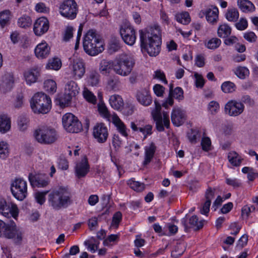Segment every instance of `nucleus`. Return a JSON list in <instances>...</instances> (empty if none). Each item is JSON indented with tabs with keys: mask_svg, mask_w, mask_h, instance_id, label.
Instances as JSON below:
<instances>
[{
	"mask_svg": "<svg viewBox=\"0 0 258 258\" xmlns=\"http://www.w3.org/2000/svg\"><path fill=\"white\" fill-rule=\"evenodd\" d=\"M141 46L151 56L159 54L162 43L161 30L159 26L154 25L140 31Z\"/></svg>",
	"mask_w": 258,
	"mask_h": 258,
	"instance_id": "obj_1",
	"label": "nucleus"
},
{
	"mask_svg": "<svg viewBox=\"0 0 258 258\" xmlns=\"http://www.w3.org/2000/svg\"><path fill=\"white\" fill-rule=\"evenodd\" d=\"M48 201L49 205L56 210L66 208L73 202L70 190L63 186L52 190L48 195Z\"/></svg>",
	"mask_w": 258,
	"mask_h": 258,
	"instance_id": "obj_2",
	"label": "nucleus"
},
{
	"mask_svg": "<svg viewBox=\"0 0 258 258\" xmlns=\"http://www.w3.org/2000/svg\"><path fill=\"white\" fill-rule=\"evenodd\" d=\"M83 44L85 52L91 56L96 55L104 49L101 36L93 29L89 30L85 35Z\"/></svg>",
	"mask_w": 258,
	"mask_h": 258,
	"instance_id": "obj_3",
	"label": "nucleus"
},
{
	"mask_svg": "<svg viewBox=\"0 0 258 258\" xmlns=\"http://www.w3.org/2000/svg\"><path fill=\"white\" fill-rule=\"evenodd\" d=\"M23 233L15 222L10 221L6 223L0 220V237L12 239L15 243L20 244L23 239Z\"/></svg>",
	"mask_w": 258,
	"mask_h": 258,
	"instance_id": "obj_4",
	"label": "nucleus"
},
{
	"mask_svg": "<svg viewBox=\"0 0 258 258\" xmlns=\"http://www.w3.org/2000/svg\"><path fill=\"white\" fill-rule=\"evenodd\" d=\"M135 64V60L132 56L121 54L115 60L113 71L117 75L127 76L131 73Z\"/></svg>",
	"mask_w": 258,
	"mask_h": 258,
	"instance_id": "obj_5",
	"label": "nucleus"
},
{
	"mask_svg": "<svg viewBox=\"0 0 258 258\" xmlns=\"http://www.w3.org/2000/svg\"><path fill=\"white\" fill-rule=\"evenodd\" d=\"M30 105L34 113L46 114L51 109V101L50 98L45 93L38 92L31 98Z\"/></svg>",
	"mask_w": 258,
	"mask_h": 258,
	"instance_id": "obj_6",
	"label": "nucleus"
},
{
	"mask_svg": "<svg viewBox=\"0 0 258 258\" xmlns=\"http://www.w3.org/2000/svg\"><path fill=\"white\" fill-rule=\"evenodd\" d=\"M155 107L152 110L151 114L153 118L156 122V127L159 132H163L164 126L168 128L170 126V120L169 115L167 112H161V106L160 104L156 100L154 102Z\"/></svg>",
	"mask_w": 258,
	"mask_h": 258,
	"instance_id": "obj_7",
	"label": "nucleus"
},
{
	"mask_svg": "<svg viewBox=\"0 0 258 258\" xmlns=\"http://www.w3.org/2000/svg\"><path fill=\"white\" fill-rule=\"evenodd\" d=\"M34 136L38 142L43 144H52L57 139L56 131L47 126H41L36 129Z\"/></svg>",
	"mask_w": 258,
	"mask_h": 258,
	"instance_id": "obj_8",
	"label": "nucleus"
},
{
	"mask_svg": "<svg viewBox=\"0 0 258 258\" xmlns=\"http://www.w3.org/2000/svg\"><path fill=\"white\" fill-rule=\"evenodd\" d=\"M62 122L64 129L69 133H78L83 129L81 122L71 113H67L62 116Z\"/></svg>",
	"mask_w": 258,
	"mask_h": 258,
	"instance_id": "obj_9",
	"label": "nucleus"
},
{
	"mask_svg": "<svg viewBox=\"0 0 258 258\" xmlns=\"http://www.w3.org/2000/svg\"><path fill=\"white\" fill-rule=\"evenodd\" d=\"M11 189L16 199L23 201L27 195V182L21 178H16L11 184Z\"/></svg>",
	"mask_w": 258,
	"mask_h": 258,
	"instance_id": "obj_10",
	"label": "nucleus"
},
{
	"mask_svg": "<svg viewBox=\"0 0 258 258\" xmlns=\"http://www.w3.org/2000/svg\"><path fill=\"white\" fill-rule=\"evenodd\" d=\"M78 11V6L74 0H66L59 7L61 16L70 20L76 18Z\"/></svg>",
	"mask_w": 258,
	"mask_h": 258,
	"instance_id": "obj_11",
	"label": "nucleus"
},
{
	"mask_svg": "<svg viewBox=\"0 0 258 258\" xmlns=\"http://www.w3.org/2000/svg\"><path fill=\"white\" fill-rule=\"evenodd\" d=\"M122 39L126 44L132 46L136 40V31L131 25L124 23L121 25L119 30Z\"/></svg>",
	"mask_w": 258,
	"mask_h": 258,
	"instance_id": "obj_12",
	"label": "nucleus"
},
{
	"mask_svg": "<svg viewBox=\"0 0 258 258\" xmlns=\"http://www.w3.org/2000/svg\"><path fill=\"white\" fill-rule=\"evenodd\" d=\"M0 213L7 218L13 217L16 219L18 215L19 210L16 204L7 203L4 199L0 197Z\"/></svg>",
	"mask_w": 258,
	"mask_h": 258,
	"instance_id": "obj_13",
	"label": "nucleus"
},
{
	"mask_svg": "<svg viewBox=\"0 0 258 258\" xmlns=\"http://www.w3.org/2000/svg\"><path fill=\"white\" fill-rule=\"evenodd\" d=\"M244 106L240 102L235 100L228 101L225 106V112L231 116H237L241 114L244 110Z\"/></svg>",
	"mask_w": 258,
	"mask_h": 258,
	"instance_id": "obj_14",
	"label": "nucleus"
},
{
	"mask_svg": "<svg viewBox=\"0 0 258 258\" xmlns=\"http://www.w3.org/2000/svg\"><path fill=\"white\" fill-rule=\"evenodd\" d=\"M93 135L98 142L104 143L108 137V129L104 123H97L93 127Z\"/></svg>",
	"mask_w": 258,
	"mask_h": 258,
	"instance_id": "obj_15",
	"label": "nucleus"
},
{
	"mask_svg": "<svg viewBox=\"0 0 258 258\" xmlns=\"http://www.w3.org/2000/svg\"><path fill=\"white\" fill-rule=\"evenodd\" d=\"M71 68L73 74L76 78L81 79L85 73V63L80 58H73Z\"/></svg>",
	"mask_w": 258,
	"mask_h": 258,
	"instance_id": "obj_16",
	"label": "nucleus"
},
{
	"mask_svg": "<svg viewBox=\"0 0 258 258\" xmlns=\"http://www.w3.org/2000/svg\"><path fill=\"white\" fill-rule=\"evenodd\" d=\"M49 27V21L45 17H40L34 23L33 30L37 36H41L48 31Z\"/></svg>",
	"mask_w": 258,
	"mask_h": 258,
	"instance_id": "obj_17",
	"label": "nucleus"
},
{
	"mask_svg": "<svg viewBox=\"0 0 258 258\" xmlns=\"http://www.w3.org/2000/svg\"><path fill=\"white\" fill-rule=\"evenodd\" d=\"M28 178L33 187H44L49 182L48 178L43 174L33 175L32 173H29Z\"/></svg>",
	"mask_w": 258,
	"mask_h": 258,
	"instance_id": "obj_18",
	"label": "nucleus"
},
{
	"mask_svg": "<svg viewBox=\"0 0 258 258\" xmlns=\"http://www.w3.org/2000/svg\"><path fill=\"white\" fill-rule=\"evenodd\" d=\"M131 127L134 132H140L144 135V139L152 134V126L150 124L144 125L141 121L131 122Z\"/></svg>",
	"mask_w": 258,
	"mask_h": 258,
	"instance_id": "obj_19",
	"label": "nucleus"
},
{
	"mask_svg": "<svg viewBox=\"0 0 258 258\" xmlns=\"http://www.w3.org/2000/svg\"><path fill=\"white\" fill-rule=\"evenodd\" d=\"M89 168L87 158L84 156L80 161L76 164L75 167L76 176L79 178L85 177L89 171Z\"/></svg>",
	"mask_w": 258,
	"mask_h": 258,
	"instance_id": "obj_20",
	"label": "nucleus"
},
{
	"mask_svg": "<svg viewBox=\"0 0 258 258\" xmlns=\"http://www.w3.org/2000/svg\"><path fill=\"white\" fill-rule=\"evenodd\" d=\"M171 118L173 124L175 126H179L182 125L186 120L185 112L181 108H173Z\"/></svg>",
	"mask_w": 258,
	"mask_h": 258,
	"instance_id": "obj_21",
	"label": "nucleus"
},
{
	"mask_svg": "<svg viewBox=\"0 0 258 258\" xmlns=\"http://www.w3.org/2000/svg\"><path fill=\"white\" fill-rule=\"evenodd\" d=\"M40 76V70L38 67L31 68L24 73L26 83L29 85L36 82Z\"/></svg>",
	"mask_w": 258,
	"mask_h": 258,
	"instance_id": "obj_22",
	"label": "nucleus"
},
{
	"mask_svg": "<svg viewBox=\"0 0 258 258\" xmlns=\"http://www.w3.org/2000/svg\"><path fill=\"white\" fill-rule=\"evenodd\" d=\"M136 98L140 103L145 106H149L152 102L150 91L146 88L138 91L136 94Z\"/></svg>",
	"mask_w": 258,
	"mask_h": 258,
	"instance_id": "obj_23",
	"label": "nucleus"
},
{
	"mask_svg": "<svg viewBox=\"0 0 258 258\" xmlns=\"http://www.w3.org/2000/svg\"><path fill=\"white\" fill-rule=\"evenodd\" d=\"M50 48L48 44L45 42H41L37 45L35 49V53L37 57L43 59L49 55Z\"/></svg>",
	"mask_w": 258,
	"mask_h": 258,
	"instance_id": "obj_24",
	"label": "nucleus"
},
{
	"mask_svg": "<svg viewBox=\"0 0 258 258\" xmlns=\"http://www.w3.org/2000/svg\"><path fill=\"white\" fill-rule=\"evenodd\" d=\"M207 21L210 23H217L218 19L219 10L216 7H211L207 8L204 12Z\"/></svg>",
	"mask_w": 258,
	"mask_h": 258,
	"instance_id": "obj_25",
	"label": "nucleus"
},
{
	"mask_svg": "<svg viewBox=\"0 0 258 258\" xmlns=\"http://www.w3.org/2000/svg\"><path fill=\"white\" fill-rule=\"evenodd\" d=\"M181 223L184 226L185 230L190 228H194L195 230H198L202 228L203 226V222L202 221H199L198 218L196 215L192 216L189 219V226L187 225L186 220L184 218L182 219Z\"/></svg>",
	"mask_w": 258,
	"mask_h": 258,
	"instance_id": "obj_26",
	"label": "nucleus"
},
{
	"mask_svg": "<svg viewBox=\"0 0 258 258\" xmlns=\"http://www.w3.org/2000/svg\"><path fill=\"white\" fill-rule=\"evenodd\" d=\"M157 147L153 142H151L149 146L145 148V157L143 162L144 165H147L149 164L152 160Z\"/></svg>",
	"mask_w": 258,
	"mask_h": 258,
	"instance_id": "obj_27",
	"label": "nucleus"
},
{
	"mask_svg": "<svg viewBox=\"0 0 258 258\" xmlns=\"http://www.w3.org/2000/svg\"><path fill=\"white\" fill-rule=\"evenodd\" d=\"M112 122L116 127L118 131L124 137H128L127 128L124 123L121 120L119 117L114 114L112 116Z\"/></svg>",
	"mask_w": 258,
	"mask_h": 258,
	"instance_id": "obj_28",
	"label": "nucleus"
},
{
	"mask_svg": "<svg viewBox=\"0 0 258 258\" xmlns=\"http://www.w3.org/2000/svg\"><path fill=\"white\" fill-rule=\"evenodd\" d=\"M79 88L76 82L73 81H69L66 85L64 91L67 95L73 98L75 97L79 93Z\"/></svg>",
	"mask_w": 258,
	"mask_h": 258,
	"instance_id": "obj_29",
	"label": "nucleus"
},
{
	"mask_svg": "<svg viewBox=\"0 0 258 258\" xmlns=\"http://www.w3.org/2000/svg\"><path fill=\"white\" fill-rule=\"evenodd\" d=\"M237 5L239 8L243 12L249 13L255 11L254 5L248 0H238Z\"/></svg>",
	"mask_w": 258,
	"mask_h": 258,
	"instance_id": "obj_30",
	"label": "nucleus"
},
{
	"mask_svg": "<svg viewBox=\"0 0 258 258\" xmlns=\"http://www.w3.org/2000/svg\"><path fill=\"white\" fill-rule=\"evenodd\" d=\"M110 106L114 109L119 110L123 105V101L120 96L116 94L111 95L109 99Z\"/></svg>",
	"mask_w": 258,
	"mask_h": 258,
	"instance_id": "obj_31",
	"label": "nucleus"
},
{
	"mask_svg": "<svg viewBox=\"0 0 258 258\" xmlns=\"http://www.w3.org/2000/svg\"><path fill=\"white\" fill-rule=\"evenodd\" d=\"M228 159L232 165L236 167L239 166L243 160V158L235 151H231L228 153Z\"/></svg>",
	"mask_w": 258,
	"mask_h": 258,
	"instance_id": "obj_32",
	"label": "nucleus"
},
{
	"mask_svg": "<svg viewBox=\"0 0 258 258\" xmlns=\"http://www.w3.org/2000/svg\"><path fill=\"white\" fill-rule=\"evenodd\" d=\"M72 99L73 97L67 95L64 91L63 95H59L56 98V101L61 108H64L71 104Z\"/></svg>",
	"mask_w": 258,
	"mask_h": 258,
	"instance_id": "obj_33",
	"label": "nucleus"
},
{
	"mask_svg": "<svg viewBox=\"0 0 258 258\" xmlns=\"http://www.w3.org/2000/svg\"><path fill=\"white\" fill-rule=\"evenodd\" d=\"M11 128V120L6 115L0 116V132L5 133L9 131Z\"/></svg>",
	"mask_w": 258,
	"mask_h": 258,
	"instance_id": "obj_34",
	"label": "nucleus"
},
{
	"mask_svg": "<svg viewBox=\"0 0 258 258\" xmlns=\"http://www.w3.org/2000/svg\"><path fill=\"white\" fill-rule=\"evenodd\" d=\"M114 62L103 60L100 63L99 71L102 75L109 74L111 69L113 70Z\"/></svg>",
	"mask_w": 258,
	"mask_h": 258,
	"instance_id": "obj_35",
	"label": "nucleus"
},
{
	"mask_svg": "<svg viewBox=\"0 0 258 258\" xmlns=\"http://www.w3.org/2000/svg\"><path fill=\"white\" fill-rule=\"evenodd\" d=\"M11 13L6 10L0 13V26L4 28L10 24Z\"/></svg>",
	"mask_w": 258,
	"mask_h": 258,
	"instance_id": "obj_36",
	"label": "nucleus"
},
{
	"mask_svg": "<svg viewBox=\"0 0 258 258\" xmlns=\"http://www.w3.org/2000/svg\"><path fill=\"white\" fill-rule=\"evenodd\" d=\"M231 33V28L226 24L220 25L217 30L218 35L221 38H226L230 35Z\"/></svg>",
	"mask_w": 258,
	"mask_h": 258,
	"instance_id": "obj_37",
	"label": "nucleus"
},
{
	"mask_svg": "<svg viewBox=\"0 0 258 258\" xmlns=\"http://www.w3.org/2000/svg\"><path fill=\"white\" fill-rule=\"evenodd\" d=\"M99 74L95 71H92L89 73L87 78V82L89 85L96 86L99 83Z\"/></svg>",
	"mask_w": 258,
	"mask_h": 258,
	"instance_id": "obj_38",
	"label": "nucleus"
},
{
	"mask_svg": "<svg viewBox=\"0 0 258 258\" xmlns=\"http://www.w3.org/2000/svg\"><path fill=\"white\" fill-rule=\"evenodd\" d=\"M121 47L120 41L118 38L112 37L109 43V49L112 52L118 51Z\"/></svg>",
	"mask_w": 258,
	"mask_h": 258,
	"instance_id": "obj_39",
	"label": "nucleus"
},
{
	"mask_svg": "<svg viewBox=\"0 0 258 258\" xmlns=\"http://www.w3.org/2000/svg\"><path fill=\"white\" fill-rule=\"evenodd\" d=\"M3 82L8 89H11L14 83V75L12 73H6L3 77Z\"/></svg>",
	"mask_w": 258,
	"mask_h": 258,
	"instance_id": "obj_40",
	"label": "nucleus"
},
{
	"mask_svg": "<svg viewBox=\"0 0 258 258\" xmlns=\"http://www.w3.org/2000/svg\"><path fill=\"white\" fill-rule=\"evenodd\" d=\"M44 87L46 91L53 94L56 91L57 86L55 82L52 80H47L44 83Z\"/></svg>",
	"mask_w": 258,
	"mask_h": 258,
	"instance_id": "obj_41",
	"label": "nucleus"
},
{
	"mask_svg": "<svg viewBox=\"0 0 258 258\" xmlns=\"http://www.w3.org/2000/svg\"><path fill=\"white\" fill-rule=\"evenodd\" d=\"M225 16L228 21L235 22L239 18V13L238 10L235 8L228 9Z\"/></svg>",
	"mask_w": 258,
	"mask_h": 258,
	"instance_id": "obj_42",
	"label": "nucleus"
},
{
	"mask_svg": "<svg viewBox=\"0 0 258 258\" xmlns=\"http://www.w3.org/2000/svg\"><path fill=\"white\" fill-rule=\"evenodd\" d=\"M119 78L116 76L110 77L107 82V87L111 90H115L119 85Z\"/></svg>",
	"mask_w": 258,
	"mask_h": 258,
	"instance_id": "obj_43",
	"label": "nucleus"
},
{
	"mask_svg": "<svg viewBox=\"0 0 258 258\" xmlns=\"http://www.w3.org/2000/svg\"><path fill=\"white\" fill-rule=\"evenodd\" d=\"M61 66V62L58 58L49 59L46 66L47 69L58 70Z\"/></svg>",
	"mask_w": 258,
	"mask_h": 258,
	"instance_id": "obj_44",
	"label": "nucleus"
},
{
	"mask_svg": "<svg viewBox=\"0 0 258 258\" xmlns=\"http://www.w3.org/2000/svg\"><path fill=\"white\" fill-rule=\"evenodd\" d=\"M32 20L30 17L28 16H23L18 20V25L19 27L23 28H26L31 26Z\"/></svg>",
	"mask_w": 258,
	"mask_h": 258,
	"instance_id": "obj_45",
	"label": "nucleus"
},
{
	"mask_svg": "<svg viewBox=\"0 0 258 258\" xmlns=\"http://www.w3.org/2000/svg\"><path fill=\"white\" fill-rule=\"evenodd\" d=\"M176 19L178 22L184 25L188 24L190 21L189 14L186 12L177 14Z\"/></svg>",
	"mask_w": 258,
	"mask_h": 258,
	"instance_id": "obj_46",
	"label": "nucleus"
},
{
	"mask_svg": "<svg viewBox=\"0 0 258 258\" xmlns=\"http://www.w3.org/2000/svg\"><path fill=\"white\" fill-rule=\"evenodd\" d=\"M98 109L100 114L107 120H109L111 114L106 106L104 103H99L98 104Z\"/></svg>",
	"mask_w": 258,
	"mask_h": 258,
	"instance_id": "obj_47",
	"label": "nucleus"
},
{
	"mask_svg": "<svg viewBox=\"0 0 258 258\" xmlns=\"http://www.w3.org/2000/svg\"><path fill=\"white\" fill-rule=\"evenodd\" d=\"M127 184L131 188L138 192L142 191L145 189L144 183L135 181L133 179L128 180Z\"/></svg>",
	"mask_w": 258,
	"mask_h": 258,
	"instance_id": "obj_48",
	"label": "nucleus"
},
{
	"mask_svg": "<svg viewBox=\"0 0 258 258\" xmlns=\"http://www.w3.org/2000/svg\"><path fill=\"white\" fill-rule=\"evenodd\" d=\"M10 149L8 144L4 141L0 142V158L5 159L9 154Z\"/></svg>",
	"mask_w": 258,
	"mask_h": 258,
	"instance_id": "obj_49",
	"label": "nucleus"
},
{
	"mask_svg": "<svg viewBox=\"0 0 258 258\" xmlns=\"http://www.w3.org/2000/svg\"><path fill=\"white\" fill-rule=\"evenodd\" d=\"M235 84L230 81L225 82L221 85V89L225 93H232L235 91Z\"/></svg>",
	"mask_w": 258,
	"mask_h": 258,
	"instance_id": "obj_50",
	"label": "nucleus"
},
{
	"mask_svg": "<svg viewBox=\"0 0 258 258\" xmlns=\"http://www.w3.org/2000/svg\"><path fill=\"white\" fill-rule=\"evenodd\" d=\"M172 84L170 85V92H171V96L176 99L182 100L183 98V91L181 88L176 87L172 91Z\"/></svg>",
	"mask_w": 258,
	"mask_h": 258,
	"instance_id": "obj_51",
	"label": "nucleus"
},
{
	"mask_svg": "<svg viewBox=\"0 0 258 258\" xmlns=\"http://www.w3.org/2000/svg\"><path fill=\"white\" fill-rule=\"evenodd\" d=\"M221 41L218 38H212L210 39L206 44V47L211 49L217 48L221 44Z\"/></svg>",
	"mask_w": 258,
	"mask_h": 258,
	"instance_id": "obj_52",
	"label": "nucleus"
},
{
	"mask_svg": "<svg viewBox=\"0 0 258 258\" xmlns=\"http://www.w3.org/2000/svg\"><path fill=\"white\" fill-rule=\"evenodd\" d=\"M83 96L85 99L89 102L92 104H95L96 102V96L88 89L85 88L83 91Z\"/></svg>",
	"mask_w": 258,
	"mask_h": 258,
	"instance_id": "obj_53",
	"label": "nucleus"
},
{
	"mask_svg": "<svg viewBox=\"0 0 258 258\" xmlns=\"http://www.w3.org/2000/svg\"><path fill=\"white\" fill-rule=\"evenodd\" d=\"M18 123L20 131L24 132L28 126L29 120L26 117L21 116L18 119Z\"/></svg>",
	"mask_w": 258,
	"mask_h": 258,
	"instance_id": "obj_54",
	"label": "nucleus"
},
{
	"mask_svg": "<svg viewBox=\"0 0 258 258\" xmlns=\"http://www.w3.org/2000/svg\"><path fill=\"white\" fill-rule=\"evenodd\" d=\"M236 75L240 79H244L249 74V70L244 67H239L235 71Z\"/></svg>",
	"mask_w": 258,
	"mask_h": 258,
	"instance_id": "obj_55",
	"label": "nucleus"
},
{
	"mask_svg": "<svg viewBox=\"0 0 258 258\" xmlns=\"http://www.w3.org/2000/svg\"><path fill=\"white\" fill-rule=\"evenodd\" d=\"M220 108L219 103L215 101H211L208 105V109L212 114H216Z\"/></svg>",
	"mask_w": 258,
	"mask_h": 258,
	"instance_id": "obj_56",
	"label": "nucleus"
},
{
	"mask_svg": "<svg viewBox=\"0 0 258 258\" xmlns=\"http://www.w3.org/2000/svg\"><path fill=\"white\" fill-rule=\"evenodd\" d=\"M48 192V190L44 192H37L35 194V198L38 203L40 205L43 204L45 201V196Z\"/></svg>",
	"mask_w": 258,
	"mask_h": 258,
	"instance_id": "obj_57",
	"label": "nucleus"
},
{
	"mask_svg": "<svg viewBox=\"0 0 258 258\" xmlns=\"http://www.w3.org/2000/svg\"><path fill=\"white\" fill-rule=\"evenodd\" d=\"M216 191V189L215 188H212L211 187L209 186L207 189L205 197L206 199V201L211 202L212 199H213L215 197V192Z\"/></svg>",
	"mask_w": 258,
	"mask_h": 258,
	"instance_id": "obj_58",
	"label": "nucleus"
},
{
	"mask_svg": "<svg viewBox=\"0 0 258 258\" xmlns=\"http://www.w3.org/2000/svg\"><path fill=\"white\" fill-rule=\"evenodd\" d=\"M211 141L209 137H204L202 139L201 146L203 150L208 151L211 150Z\"/></svg>",
	"mask_w": 258,
	"mask_h": 258,
	"instance_id": "obj_59",
	"label": "nucleus"
},
{
	"mask_svg": "<svg viewBox=\"0 0 258 258\" xmlns=\"http://www.w3.org/2000/svg\"><path fill=\"white\" fill-rule=\"evenodd\" d=\"M244 38L247 41L253 43L255 42L257 39V36L253 32L250 31L246 32L243 35Z\"/></svg>",
	"mask_w": 258,
	"mask_h": 258,
	"instance_id": "obj_60",
	"label": "nucleus"
},
{
	"mask_svg": "<svg viewBox=\"0 0 258 258\" xmlns=\"http://www.w3.org/2000/svg\"><path fill=\"white\" fill-rule=\"evenodd\" d=\"M235 27L239 30H244L248 26L247 21L244 18H241L235 24Z\"/></svg>",
	"mask_w": 258,
	"mask_h": 258,
	"instance_id": "obj_61",
	"label": "nucleus"
},
{
	"mask_svg": "<svg viewBox=\"0 0 258 258\" xmlns=\"http://www.w3.org/2000/svg\"><path fill=\"white\" fill-rule=\"evenodd\" d=\"M88 225L90 230H94L98 226V219L96 217H92L88 221Z\"/></svg>",
	"mask_w": 258,
	"mask_h": 258,
	"instance_id": "obj_62",
	"label": "nucleus"
},
{
	"mask_svg": "<svg viewBox=\"0 0 258 258\" xmlns=\"http://www.w3.org/2000/svg\"><path fill=\"white\" fill-rule=\"evenodd\" d=\"M194 76L196 78V87L202 88L205 84V80L203 78L202 76L198 74L197 73L195 74Z\"/></svg>",
	"mask_w": 258,
	"mask_h": 258,
	"instance_id": "obj_63",
	"label": "nucleus"
},
{
	"mask_svg": "<svg viewBox=\"0 0 258 258\" xmlns=\"http://www.w3.org/2000/svg\"><path fill=\"white\" fill-rule=\"evenodd\" d=\"M226 183L230 186H233L234 188H237L241 185V183L239 180L234 178H226Z\"/></svg>",
	"mask_w": 258,
	"mask_h": 258,
	"instance_id": "obj_64",
	"label": "nucleus"
}]
</instances>
